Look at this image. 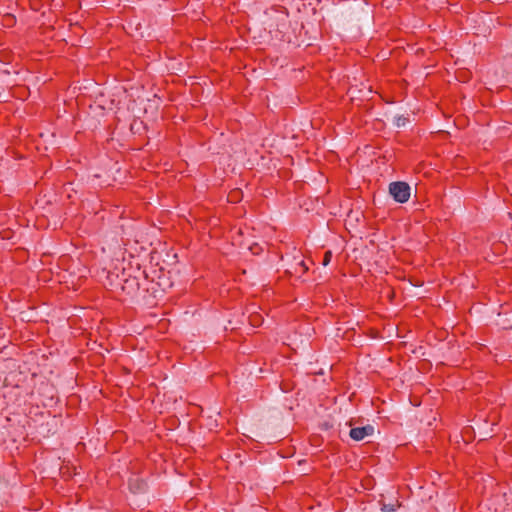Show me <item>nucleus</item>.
Returning <instances> with one entry per match:
<instances>
[{"instance_id": "1", "label": "nucleus", "mask_w": 512, "mask_h": 512, "mask_svg": "<svg viewBox=\"0 0 512 512\" xmlns=\"http://www.w3.org/2000/svg\"><path fill=\"white\" fill-rule=\"evenodd\" d=\"M389 193L399 203H405L410 198V186L406 182L396 181L389 185Z\"/></svg>"}, {"instance_id": "9", "label": "nucleus", "mask_w": 512, "mask_h": 512, "mask_svg": "<svg viewBox=\"0 0 512 512\" xmlns=\"http://www.w3.org/2000/svg\"><path fill=\"white\" fill-rule=\"evenodd\" d=\"M255 320H256V317H255V318H252V319H251V322L254 324V323H255Z\"/></svg>"}, {"instance_id": "6", "label": "nucleus", "mask_w": 512, "mask_h": 512, "mask_svg": "<svg viewBox=\"0 0 512 512\" xmlns=\"http://www.w3.org/2000/svg\"><path fill=\"white\" fill-rule=\"evenodd\" d=\"M332 259V252L330 250L326 251L323 257L322 265L327 266Z\"/></svg>"}, {"instance_id": "4", "label": "nucleus", "mask_w": 512, "mask_h": 512, "mask_svg": "<svg viewBox=\"0 0 512 512\" xmlns=\"http://www.w3.org/2000/svg\"><path fill=\"white\" fill-rule=\"evenodd\" d=\"M308 271V266L306 263L301 260L298 263H296V266L294 268V273L297 274L299 277L305 274Z\"/></svg>"}, {"instance_id": "2", "label": "nucleus", "mask_w": 512, "mask_h": 512, "mask_svg": "<svg viewBox=\"0 0 512 512\" xmlns=\"http://www.w3.org/2000/svg\"><path fill=\"white\" fill-rule=\"evenodd\" d=\"M374 433V427L372 425H366L363 427H356L350 430V437L355 441H361L367 436H371Z\"/></svg>"}, {"instance_id": "8", "label": "nucleus", "mask_w": 512, "mask_h": 512, "mask_svg": "<svg viewBox=\"0 0 512 512\" xmlns=\"http://www.w3.org/2000/svg\"><path fill=\"white\" fill-rule=\"evenodd\" d=\"M405 121H406V118L404 117H399L398 120H397V125L400 126V125H404L405 124Z\"/></svg>"}, {"instance_id": "7", "label": "nucleus", "mask_w": 512, "mask_h": 512, "mask_svg": "<svg viewBox=\"0 0 512 512\" xmlns=\"http://www.w3.org/2000/svg\"><path fill=\"white\" fill-rule=\"evenodd\" d=\"M135 482L137 483L136 489H138V490L144 489L145 483L140 482L138 479H136Z\"/></svg>"}, {"instance_id": "3", "label": "nucleus", "mask_w": 512, "mask_h": 512, "mask_svg": "<svg viewBox=\"0 0 512 512\" xmlns=\"http://www.w3.org/2000/svg\"><path fill=\"white\" fill-rule=\"evenodd\" d=\"M122 289L127 291L128 294H132L139 289V283L135 277L127 278L124 280Z\"/></svg>"}, {"instance_id": "5", "label": "nucleus", "mask_w": 512, "mask_h": 512, "mask_svg": "<svg viewBox=\"0 0 512 512\" xmlns=\"http://www.w3.org/2000/svg\"><path fill=\"white\" fill-rule=\"evenodd\" d=\"M397 505L394 504H383L381 507V512H396Z\"/></svg>"}]
</instances>
